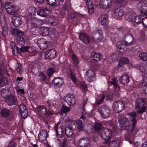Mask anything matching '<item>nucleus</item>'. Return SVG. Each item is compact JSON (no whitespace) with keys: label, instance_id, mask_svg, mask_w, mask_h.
Segmentation results:
<instances>
[{"label":"nucleus","instance_id":"7","mask_svg":"<svg viewBox=\"0 0 147 147\" xmlns=\"http://www.w3.org/2000/svg\"><path fill=\"white\" fill-rule=\"evenodd\" d=\"M125 107L123 102L121 100L116 101L112 106L113 110L117 112H120L124 109Z\"/></svg>","mask_w":147,"mask_h":147},{"label":"nucleus","instance_id":"48","mask_svg":"<svg viewBox=\"0 0 147 147\" xmlns=\"http://www.w3.org/2000/svg\"><path fill=\"white\" fill-rule=\"evenodd\" d=\"M16 70L20 74H22L23 70L21 64H18V66L16 67Z\"/></svg>","mask_w":147,"mask_h":147},{"label":"nucleus","instance_id":"4","mask_svg":"<svg viewBox=\"0 0 147 147\" xmlns=\"http://www.w3.org/2000/svg\"><path fill=\"white\" fill-rule=\"evenodd\" d=\"M125 16L128 20L131 22H135L136 24L141 23L142 21L140 16H138L135 18L134 16V13L130 10H128L125 13Z\"/></svg>","mask_w":147,"mask_h":147},{"label":"nucleus","instance_id":"47","mask_svg":"<svg viewBox=\"0 0 147 147\" xmlns=\"http://www.w3.org/2000/svg\"><path fill=\"white\" fill-rule=\"evenodd\" d=\"M80 39L86 44H88L90 41V39L89 37H79Z\"/></svg>","mask_w":147,"mask_h":147},{"label":"nucleus","instance_id":"35","mask_svg":"<svg viewBox=\"0 0 147 147\" xmlns=\"http://www.w3.org/2000/svg\"><path fill=\"white\" fill-rule=\"evenodd\" d=\"M105 98V96L103 94L100 95L97 97V99L96 102V103L98 105L100 104L103 101Z\"/></svg>","mask_w":147,"mask_h":147},{"label":"nucleus","instance_id":"19","mask_svg":"<svg viewBox=\"0 0 147 147\" xmlns=\"http://www.w3.org/2000/svg\"><path fill=\"white\" fill-rule=\"evenodd\" d=\"M11 20L13 25L16 27L20 26L22 23L21 18L18 16H13Z\"/></svg>","mask_w":147,"mask_h":147},{"label":"nucleus","instance_id":"5","mask_svg":"<svg viewBox=\"0 0 147 147\" xmlns=\"http://www.w3.org/2000/svg\"><path fill=\"white\" fill-rule=\"evenodd\" d=\"M98 110L102 117L105 118L108 117L110 114V110L107 106L104 105L100 107Z\"/></svg>","mask_w":147,"mask_h":147},{"label":"nucleus","instance_id":"12","mask_svg":"<svg viewBox=\"0 0 147 147\" xmlns=\"http://www.w3.org/2000/svg\"><path fill=\"white\" fill-rule=\"evenodd\" d=\"M56 53L55 50L53 49L47 50L44 53V58L47 59H53L55 56Z\"/></svg>","mask_w":147,"mask_h":147},{"label":"nucleus","instance_id":"31","mask_svg":"<svg viewBox=\"0 0 147 147\" xmlns=\"http://www.w3.org/2000/svg\"><path fill=\"white\" fill-rule=\"evenodd\" d=\"M1 114L3 117H7L10 114V111L9 109L4 108L1 111Z\"/></svg>","mask_w":147,"mask_h":147},{"label":"nucleus","instance_id":"26","mask_svg":"<svg viewBox=\"0 0 147 147\" xmlns=\"http://www.w3.org/2000/svg\"><path fill=\"white\" fill-rule=\"evenodd\" d=\"M129 81V76L127 74L122 75L119 79V82L123 85H127Z\"/></svg>","mask_w":147,"mask_h":147},{"label":"nucleus","instance_id":"21","mask_svg":"<svg viewBox=\"0 0 147 147\" xmlns=\"http://www.w3.org/2000/svg\"><path fill=\"white\" fill-rule=\"evenodd\" d=\"M98 21L101 24L107 26L108 24L107 16L105 14L102 15L98 18Z\"/></svg>","mask_w":147,"mask_h":147},{"label":"nucleus","instance_id":"33","mask_svg":"<svg viewBox=\"0 0 147 147\" xmlns=\"http://www.w3.org/2000/svg\"><path fill=\"white\" fill-rule=\"evenodd\" d=\"M129 63V60L127 58L124 57L120 60L119 62V64L120 66H121L123 64H128Z\"/></svg>","mask_w":147,"mask_h":147},{"label":"nucleus","instance_id":"3","mask_svg":"<svg viewBox=\"0 0 147 147\" xmlns=\"http://www.w3.org/2000/svg\"><path fill=\"white\" fill-rule=\"evenodd\" d=\"M132 43V42H129L128 41H125L118 42L117 44V47L118 51L121 53H125L127 51V47L131 45Z\"/></svg>","mask_w":147,"mask_h":147},{"label":"nucleus","instance_id":"30","mask_svg":"<svg viewBox=\"0 0 147 147\" xmlns=\"http://www.w3.org/2000/svg\"><path fill=\"white\" fill-rule=\"evenodd\" d=\"M41 36H47L49 33V30L47 27H41L39 29Z\"/></svg>","mask_w":147,"mask_h":147},{"label":"nucleus","instance_id":"58","mask_svg":"<svg viewBox=\"0 0 147 147\" xmlns=\"http://www.w3.org/2000/svg\"><path fill=\"white\" fill-rule=\"evenodd\" d=\"M141 15L143 17L147 16V10L144 9H142L141 12Z\"/></svg>","mask_w":147,"mask_h":147},{"label":"nucleus","instance_id":"29","mask_svg":"<svg viewBox=\"0 0 147 147\" xmlns=\"http://www.w3.org/2000/svg\"><path fill=\"white\" fill-rule=\"evenodd\" d=\"M114 13L116 16L119 17L123 16L124 13L123 10L121 8L118 7L115 8Z\"/></svg>","mask_w":147,"mask_h":147},{"label":"nucleus","instance_id":"55","mask_svg":"<svg viewBox=\"0 0 147 147\" xmlns=\"http://www.w3.org/2000/svg\"><path fill=\"white\" fill-rule=\"evenodd\" d=\"M106 99L108 100H112L113 99V96L111 93L107 94L106 96Z\"/></svg>","mask_w":147,"mask_h":147},{"label":"nucleus","instance_id":"51","mask_svg":"<svg viewBox=\"0 0 147 147\" xmlns=\"http://www.w3.org/2000/svg\"><path fill=\"white\" fill-rule=\"evenodd\" d=\"M70 110V108L66 107L65 105H63L62 106L61 109V111L65 113H66L69 111Z\"/></svg>","mask_w":147,"mask_h":147},{"label":"nucleus","instance_id":"10","mask_svg":"<svg viewBox=\"0 0 147 147\" xmlns=\"http://www.w3.org/2000/svg\"><path fill=\"white\" fill-rule=\"evenodd\" d=\"M138 86L142 88L143 91L147 94V74L144 75L142 80L139 83Z\"/></svg>","mask_w":147,"mask_h":147},{"label":"nucleus","instance_id":"54","mask_svg":"<svg viewBox=\"0 0 147 147\" xmlns=\"http://www.w3.org/2000/svg\"><path fill=\"white\" fill-rule=\"evenodd\" d=\"M16 90L18 94H23L24 93V90L22 89H20L19 88H16Z\"/></svg>","mask_w":147,"mask_h":147},{"label":"nucleus","instance_id":"62","mask_svg":"<svg viewBox=\"0 0 147 147\" xmlns=\"http://www.w3.org/2000/svg\"><path fill=\"white\" fill-rule=\"evenodd\" d=\"M75 17L74 13L71 14L69 17V22H71L73 20V19Z\"/></svg>","mask_w":147,"mask_h":147},{"label":"nucleus","instance_id":"46","mask_svg":"<svg viewBox=\"0 0 147 147\" xmlns=\"http://www.w3.org/2000/svg\"><path fill=\"white\" fill-rule=\"evenodd\" d=\"M16 40L17 43L20 45H23L25 43L24 37H17Z\"/></svg>","mask_w":147,"mask_h":147},{"label":"nucleus","instance_id":"24","mask_svg":"<svg viewBox=\"0 0 147 147\" xmlns=\"http://www.w3.org/2000/svg\"><path fill=\"white\" fill-rule=\"evenodd\" d=\"M5 99L6 102L9 105H13L17 100L16 97L13 95L7 96Z\"/></svg>","mask_w":147,"mask_h":147},{"label":"nucleus","instance_id":"22","mask_svg":"<svg viewBox=\"0 0 147 147\" xmlns=\"http://www.w3.org/2000/svg\"><path fill=\"white\" fill-rule=\"evenodd\" d=\"M10 33L12 35L17 36L18 37L21 36H24V32L22 31L13 28L11 29L10 31Z\"/></svg>","mask_w":147,"mask_h":147},{"label":"nucleus","instance_id":"32","mask_svg":"<svg viewBox=\"0 0 147 147\" xmlns=\"http://www.w3.org/2000/svg\"><path fill=\"white\" fill-rule=\"evenodd\" d=\"M39 21L37 18H32L31 20V26L32 28L37 27Z\"/></svg>","mask_w":147,"mask_h":147},{"label":"nucleus","instance_id":"44","mask_svg":"<svg viewBox=\"0 0 147 147\" xmlns=\"http://www.w3.org/2000/svg\"><path fill=\"white\" fill-rule=\"evenodd\" d=\"M118 144H119L117 142L114 140L109 143V147H118Z\"/></svg>","mask_w":147,"mask_h":147},{"label":"nucleus","instance_id":"8","mask_svg":"<svg viewBox=\"0 0 147 147\" xmlns=\"http://www.w3.org/2000/svg\"><path fill=\"white\" fill-rule=\"evenodd\" d=\"M5 8L7 12L10 14H14L16 11L15 6L10 2H7L5 3Z\"/></svg>","mask_w":147,"mask_h":147},{"label":"nucleus","instance_id":"40","mask_svg":"<svg viewBox=\"0 0 147 147\" xmlns=\"http://www.w3.org/2000/svg\"><path fill=\"white\" fill-rule=\"evenodd\" d=\"M38 76L39 77L40 80L41 81H44L46 78V75L42 72H39L38 73Z\"/></svg>","mask_w":147,"mask_h":147},{"label":"nucleus","instance_id":"16","mask_svg":"<svg viewBox=\"0 0 147 147\" xmlns=\"http://www.w3.org/2000/svg\"><path fill=\"white\" fill-rule=\"evenodd\" d=\"M19 109L22 118L25 119L28 116L27 109L24 104H21L19 106Z\"/></svg>","mask_w":147,"mask_h":147},{"label":"nucleus","instance_id":"39","mask_svg":"<svg viewBox=\"0 0 147 147\" xmlns=\"http://www.w3.org/2000/svg\"><path fill=\"white\" fill-rule=\"evenodd\" d=\"M139 57L142 61H146L147 60V53L144 52H142L139 54Z\"/></svg>","mask_w":147,"mask_h":147},{"label":"nucleus","instance_id":"13","mask_svg":"<svg viewBox=\"0 0 147 147\" xmlns=\"http://www.w3.org/2000/svg\"><path fill=\"white\" fill-rule=\"evenodd\" d=\"M89 139L86 137L81 138L77 142V144L80 147H86L89 145Z\"/></svg>","mask_w":147,"mask_h":147},{"label":"nucleus","instance_id":"45","mask_svg":"<svg viewBox=\"0 0 147 147\" xmlns=\"http://www.w3.org/2000/svg\"><path fill=\"white\" fill-rule=\"evenodd\" d=\"M30 97L32 100L34 102H36L38 98V97L37 96V94L34 93L30 94Z\"/></svg>","mask_w":147,"mask_h":147},{"label":"nucleus","instance_id":"18","mask_svg":"<svg viewBox=\"0 0 147 147\" xmlns=\"http://www.w3.org/2000/svg\"><path fill=\"white\" fill-rule=\"evenodd\" d=\"M47 137V131L45 130L40 129L38 135L39 140L41 142L44 141L46 140Z\"/></svg>","mask_w":147,"mask_h":147},{"label":"nucleus","instance_id":"27","mask_svg":"<svg viewBox=\"0 0 147 147\" xmlns=\"http://www.w3.org/2000/svg\"><path fill=\"white\" fill-rule=\"evenodd\" d=\"M91 57L94 60L98 61L103 57L102 55L98 52H93L91 53Z\"/></svg>","mask_w":147,"mask_h":147},{"label":"nucleus","instance_id":"50","mask_svg":"<svg viewBox=\"0 0 147 147\" xmlns=\"http://www.w3.org/2000/svg\"><path fill=\"white\" fill-rule=\"evenodd\" d=\"M102 127V124L100 123H96L94 126V128L95 130L98 131L101 129V128Z\"/></svg>","mask_w":147,"mask_h":147},{"label":"nucleus","instance_id":"34","mask_svg":"<svg viewBox=\"0 0 147 147\" xmlns=\"http://www.w3.org/2000/svg\"><path fill=\"white\" fill-rule=\"evenodd\" d=\"M48 3L52 6L59 5V1L57 0H46Z\"/></svg>","mask_w":147,"mask_h":147},{"label":"nucleus","instance_id":"36","mask_svg":"<svg viewBox=\"0 0 147 147\" xmlns=\"http://www.w3.org/2000/svg\"><path fill=\"white\" fill-rule=\"evenodd\" d=\"M69 76L70 78L74 82H75L77 81V77L74 74V71L70 70L69 72Z\"/></svg>","mask_w":147,"mask_h":147},{"label":"nucleus","instance_id":"57","mask_svg":"<svg viewBox=\"0 0 147 147\" xmlns=\"http://www.w3.org/2000/svg\"><path fill=\"white\" fill-rule=\"evenodd\" d=\"M118 56L115 54H113L111 55V58L113 61H116L118 58Z\"/></svg>","mask_w":147,"mask_h":147},{"label":"nucleus","instance_id":"61","mask_svg":"<svg viewBox=\"0 0 147 147\" xmlns=\"http://www.w3.org/2000/svg\"><path fill=\"white\" fill-rule=\"evenodd\" d=\"M143 25L145 28H147V17L145 18L142 20Z\"/></svg>","mask_w":147,"mask_h":147},{"label":"nucleus","instance_id":"14","mask_svg":"<svg viewBox=\"0 0 147 147\" xmlns=\"http://www.w3.org/2000/svg\"><path fill=\"white\" fill-rule=\"evenodd\" d=\"M64 100L70 106L74 105L76 103V99L74 96L71 94L66 95L64 98Z\"/></svg>","mask_w":147,"mask_h":147},{"label":"nucleus","instance_id":"63","mask_svg":"<svg viewBox=\"0 0 147 147\" xmlns=\"http://www.w3.org/2000/svg\"><path fill=\"white\" fill-rule=\"evenodd\" d=\"M62 144L63 147H67V141L66 138H64L63 139Z\"/></svg>","mask_w":147,"mask_h":147},{"label":"nucleus","instance_id":"28","mask_svg":"<svg viewBox=\"0 0 147 147\" xmlns=\"http://www.w3.org/2000/svg\"><path fill=\"white\" fill-rule=\"evenodd\" d=\"M52 83L54 85L60 86L62 85L63 81L61 78L58 77L55 78L53 80Z\"/></svg>","mask_w":147,"mask_h":147},{"label":"nucleus","instance_id":"1","mask_svg":"<svg viewBox=\"0 0 147 147\" xmlns=\"http://www.w3.org/2000/svg\"><path fill=\"white\" fill-rule=\"evenodd\" d=\"M131 123L132 127L134 128L136 123V121L135 117L137 116V113L136 112H133L128 114ZM119 126L115 127L114 124H111L110 125V128H104L101 129L99 133L102 138L107 140H109L111 138L112 132L111 130H115L117 128L118 129H125L126 130L129 129L131 127L130 123L126 118H124L119 120ZM116 125L117 124H116ZM118 125V124H117ZM117 126V125H116Z\"/></svg>","mask_w":147,"mask_h":147},{"label":"nucleus","instance_id":"53","mask_svg":"<svg viewBox=\"0 0 147 147\" xmlns=\"http://www.w3.org/2000/svg\"><path fill=\"white\" fill-rule=\"evenodd\" d=\"M96 33H98L100 34L99 36H101L102 34V31L100 29H98L96 31L92 32V34L94 35Z\"/></svg>","mask_w":147,"mask_h":147},{"label":"nucleus","instance_id":"49","mask_svg":"<svg viewBox=\"0 0 147 147\" xmlns=\"http://www.w3.org/2000/svg\"><path fill=\"white\" fill-rule=\"evenodd\" d=\"M138 7L140 8L142 7H147V3L146 2L142 1L140 2L138 5Z\"/></svg>","mask_w":147,"mask_h":147},{"label":"nucleus","instance_id":"17","mask_svg":"<svg viewBox=\"0 0 147 147\" xmlns=\"http://www.w3.org/2000/svg\"><path fill=\"white\" fill-rule=\"evenodd\" d=\"M86 77L87 78V80L89 82L92 81L94 80L96 78V76L94 72L92 70H89L87 71L85 74Z\"/></svg>","mask_w":147,"mask_h":147},{"label":"nucleus","instance_id":"23","mask_svg":"<svg viewBox=\"0 0 147 147\" xmlns=\"http://www.w3.org/2000/svg\"><path fill=\"white\" fill-rule=\"evenodd\" d=\"M37 110L38 111V114L40 116H42L43 115H45L46 114H52V113L51 112L47 113L46 108L43 105L38 107L37 109Z\"/></svg>","mask_w":147,"mask_h":147},{"label":"nucleus","instance_id":"59","mask_svg":"<svg viewBox=\"0 0 147 147\" xmlns=\"http://www.w3.org/2000/svg\"><path fill=\"white\" fill-rule=\"evenodd\" d=\"M54 70L53 69L51 68H49L48 69L47 74L48 76H50L54 73Z\"/></svg>","mask_w":147,"mask_h":147},{"label":"nucleus","instance_id":"15","mask_svg":"<svg viewBox=\"0 0 147 147\" xmlns=\"http://www.w3.org/2000/svg\"><path fill=\"white\" fill-rule=\"evenodd\" d=\"M117 81L116 79H109L108 80V83L109 85H113L115 88V91L117 94L119 93V87L117 83Z\"/></svg>","mask_w":147,"mask_h":147},{"label":"nucleus","instance_id":"11","mask_svg":"<svg viewBox=\"0 0 147 147\" xmlns=\"http://www.w3.org/2000/svg\"><path fill=\"white\" fill-rule=\"evenodd\" d=\"M37 43L38 47L42 50L46 49L50 44L49 42L47 41L42 38H40L39 40H37Z\"/></svg>","mask_w":147,"mask_h":147},{"label":"nucleus","instance_id":"38","mask_svg":"<svg viewBox=\"0 0 147 147\" xmlns=\"http://www.w3.org/2000/svg\"><path fill=\"white\" fill-rule=\"evenodd\" d=\"M37 14L42 17L46 16L47 14L46 11L43 9H40L37 11Z\"/></svg>","mask_w":147,"mask_h":147},{"label":"nucleus","instance_id":"41","mask_svg":"<svg viewBox=\"0 0 147 147\" xmlns=\"http://www.w3.org/2000/svg\"><path fill=\"white\" fill-rule=\"evenodd\" d=\"M9 91L7 89H3L1 91V94L2 96L5 98H6L7 96H7V94Z\"/></svg>","mask_w":147,"mask_h":147},{"label":"nucleus","instance_id":"52","mask_svg":"<svg viewBox=\"0 0 147 147\" xmlns=\"http://www.w3.org/2000/svg\"><path fill=\"white\" fill-rule=\"evenodd\" d=\"M30 48L28 47L24 46L22 47L20 49L22 52H24L26 51H29Z\"/></svg>","mask_w":147,"mask_h":147},{"label":"nucleus","instance_id":"37","mask_svg":"<svg viewBox=\"0 0 147 147\" xmlns=\"http://www.w3.org/2000/svg\"><path fill=\"white\" fill-rule=\"evenodd\" d=\"M139 69L142 73L147 72V64L140 65Z\"/></svg>","mask_w":147,"mask_h":147},{"label":"nucleus","instance_id":"6","mask_svg":"<svg viewBox=\"0 0 147 147\" xmlns=\"http://www.w3.org/2000/svg\"><path fill=\"white\" fill-rule=\"evenodd\" d=\"M136 109L138 113H141L144 112L146 107L144 105V100L142 98H139L137 100Z\"/></svg>","mask_w":147,"mask_h":147},{"label":"nucleus","instance_id":"42","mask_svg":"<svg viewBox=\"0 0 147 147\" xmlns=\"http://www.w3.org/2000/svg\"><path fill=\"white\" fill-rule=\"evenodd\" d=\"M72 59L74 65L77 66L78 63V59L77 56L74 54L72 55Z\"/></svg>","mask_w":147,"mask_h":147},{"label":"nucleus","instance_id":"20","mask_svg":"<svg viewBox=\"0 0 147 147\" xmlns=\"http://www.w3.org/2000/svg\"><path fill=\"white\" fill-rule=\"evenodd\" d=\"M1 24L2 30V36H6L8 34V27L6 22L5 21H4L1 22Z\"/></svg>","mask_w":147,"mask_h":147},{"label":"nucleus","instance_id":"64","mask_svg":"<svg viewBox=\"0 0 147 147\" xmlns=\"http://www.w3.org/2000/svg\"><path fill=\"white\" fill-rule=\"evenodd\" d=\"M93 39L97 42H100L102 39V37H93Z\"/></svg>","mask_w":147,"mask_h":147},{"label":"nucleus","instance_id":"25","mask_svg":"<svg viewBox=\"0 0 147 147\" xmlns=\"http://www.w3.org/2000/svg\"><path fill=\"white\" fill-rule=\"evenodd\" d=\"M57 135L60 138H62L64 134L63 129L60 126H56L54 127Z\"/></svg>","mask_w":147,"mask_h":147},{"label":"nucleus","instance_id":"2","mask_svg":"<svg viewBox=\"0 0 147 147\" xmlns=\"http://www.w3.org/2000/svg\"><path fill=\"white\" fill-rule=\"evenodd\" d=\"M64 119L67 124L69 125L66 127L65 129V133L69 137L72 135L74 130L78 129L79 130L82 131L83 129V127L81 121H71L66 116L64 117Z\"/></svg>","mask_w":147,"mask_h":147},{"label":"nucleus","instance_id":"60","mask_svg":"<svg viewBox=\"0 0 147 147\" xmlns=\"http://www.w3.org/2000/svg\"><path fill=\"white\" fill-rule=\"evenodd\" d=\"M86 4L88 7H93L94 6L91 0H88L87 1Z\"/></svg>","mask_w":147,"mask_h":147},{"label":"nucleus","instance_id":"43","mask_svg":"<svg viewBox=\"0 0 147 147\" xmlns=\"http://www.w3.org/2000/svg\"><path fill=\"white\" fill-rule=\"evenodd\" d=\"M7 83V81L6 79L3 78L0 79V87H3Z\"/></svg>","mask_w":147,"mask_h":147},{"label":"nucleus","instance_id":"9","mask_svg":"<svg viewBox=\"0 0 147 147\" xmlns=\"http://www.w3.org/2000/svg\"><path fill=\"white\" fill-rule=\"evenodd\" d=\"M112 3V0H100L99 5L100 8L107 9L110 8Z\"/></svg>","mask_w":147,"mask_h":147},{"label":"nucleus","instance_id":"56","mask_svg":"<svg viewBox=\"0 0 147 147\" xmlns=\"http://www.w3.org/2000/svg\"><path fill=\"white\" fill-rule=\"evenodd\" d=\"M80 86L83 89L86 90L87 88V84L84 82H81L80 83Z\"/></svg>","mask_w":147,"mask_h":147}]
</instances>
